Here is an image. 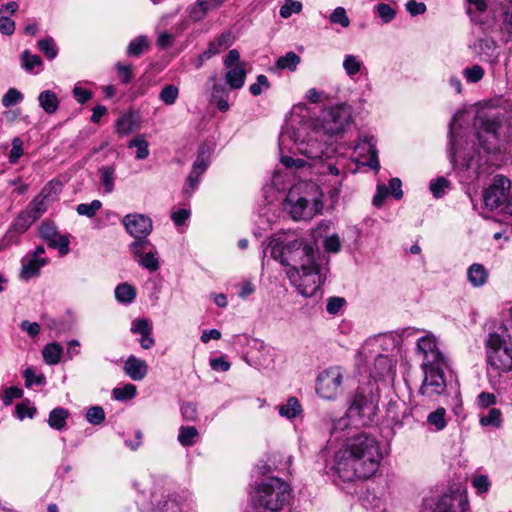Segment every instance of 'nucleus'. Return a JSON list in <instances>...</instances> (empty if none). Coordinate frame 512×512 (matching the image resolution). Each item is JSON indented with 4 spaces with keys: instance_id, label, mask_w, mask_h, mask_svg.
<instances>
[{
    "instance_id": "obj_1",
    "label": "nucleus",
    "mask_w": 512,
    "mask_h": 512,
    "mask_svg": "<svg viewBox=\"0 0 512 512\" xmlns=\"http://www.w3.org/2000/svg\"><path fill=\"white\" fill-rule=\"evenodd\" d=\"M271 256L286 266L289 281L305 297L315 296L326 281L328 268L317 261L312 245L301 238L273 241Z\"/></svg>"
},
{
    "instance_id": "obj_2",
    "label": "nucleus",
    "mask_w": 512,
    "mask_h": 512,
    "mask_svg": "<svg viewBox=\"0 0 512 512\" xmlns=\"http://www.w3.org/2000/svg\"><path fill=\"white\" fill-rule=\"evenodd\" d=\"M382 460L377 439L361 433L350 438L335 455V471L344 481L367 479L374 475Z\"/></svg>"
},
{
    "instance_id": "obj_3",
    "label": "nucleus",
    "mask_w": 512,
    "mask_h": 512,
    "mask_svg": "<svg viewBox=\"0 0 512 512\" xmlns=\"http://www.w3.org/2000/svg\"><path fill=\"white\" fill-rule=\"evenodd\" d=\"M323 193L319 186L310 181H300L288 191L284 208L294 220H311L323 207Z\"/></svg>"
},
{
    "instance_id": "obj_4",
    "label": "nucleus",
    "mask_w": 512,
    "mask_h": 512,
    "mask_svg": "<svg viewBox=\"0 0 512 512\" xmlns=\"http://www.w3.org/2000/svg\"><path fill=\"white\" fill-rule=\"evenodd\" d=\"M474 126L480 146L488 153L496 151L499 142L511 135L508 118L498 112H479Z\"/></svg>"
},
{
    "instance_id": "obj_5",
    "label": "nucleus",
    "mask_w": 512,
    "mask_h": 512,
    "mask_svg": "<svg viewBox=\"0 0 512 512\" xmlns=\"http://www.w3.org/2000/svg\"><path fill=\"white\" fill-rule=\"evenodd\" d=\"M485 344L490 369L496 373L512 370V333L505 326L495 327L488 334Z\"/></svg>"
},
{
    "instance_id": "obj_6",
    "label": "nucleus",
    "mask_w": 512,
    "mask_h": 512,
    "mask_svg": "<svg viewBox=\"0 0 512 512\" xmlns=\"http://www.w3.org/2000/svg\"><path fill=\"white\" fill-rule=\"evenodd\" d=\"M290 497V485L277 477H270L259 483L251 496L255 506L271 512L282 510Z\"/></svg>"
},
{
    "instance_id": "obj_7",
    "label": "nucleus",
    "mask_w": 512,
    "mask_h": 512,
    "mask_svg": "<svg viewBox=\"0 0 512 512\" xmlns=\"http://www.w3.org/2000/svg\"><path fill=\"white\" fill-rule=\"evenodd\" d=\"M352 122V109L346 104L331 107L321 114L314 129L315 139L325 137L331 141L333 137L339 136Z\"/></svg>"
},
{
    "instance_id": "obj_8",
    "label": "nucleus",
    "mask_w": 512,
    "mask_h": 512,
    "mask_svg": "<svg viewBox=\"0 0 512 512\" xmlns=\"http://www.w3.org/2000/svg\"><path fill=\"white\" fill-rule=\"evenodd\" d=\"M379 393L371 386L359 387L349 407L350 414H356L363 424L372 421L378 412Z\"/></svg>"
},
{
    "instance_id": "obj_9",
    "label": "nucleus",
    "mask_w": 512,
    "mask_h": 512,
    "mask_svg": "<svg viewBox=\"0 0 512 512\" xmlns=\"http://www.w3.org/2000/svg\"><path fill=\"white\" fill-rule=\"evenodd\" d=\"M344 369L341 366H330L321 371L316 378V393L325 400H335L341 391Z\"/></svg>"
},
{
    "instance_id": "obj_10",
    "label": "nucleus",
    "mask_w": 512,
    "mask_h": 512,
    "mask_svg": "<svg viewBox=\"0 0 512 512\" xmlns=\"http://www.w3.org/2000/svg\"><path fill=\"white\" fill-rule=\"evenodd\" d=\"M128 250L143 269L153 273L160 268L158 250L150 241H133L128 245Z\"/></svg>"
},
{
    "instance_id": "obj_11",
    "label": "nucleus",
    "mask_w": 512,
    "mask_h": 512,
    "mask_svg": "<svg viewBox=\"0 0 512 512\" xmlns=\"http://www.w3.org/2000/svg\"><path fill=\"white\" fill-rule=\"evenodd\" d=\"M309 169L311 170L310 175L319 174L322 176L330 175L336 177L335 181L331 182V190L329 193L331 198H337L339 196L343 180L346 177V172L331 161L329 154L313 162V164L309 166Z\"/></svg>"
},
{
    "instance_id": "obj_12",
    "label": "nucleus",
    "mask_w": 512,
    "mask_h": 512,
    "mask_svg": "<svg viewBox=\"0 0 512 512\" xmlns=\"http://www.w3.org/2000/svg\"><path fill=\"white\" fill-rule=\"evenodd\" d=\"M446 365H435L432 367H422L424 380L420 387V393L428 398L442 395L446 391V381L443 369Z\"/></svg>"
},
{
    "instance_id": "obj_13",
    "label": "nucleus",
    "mask_w": 512,
    "mask_h": 512,
    "mask_svg": "<svg viewBox=\"0 0 512 512\" xmlns=\"http://www.w3.org/2000/svg\"><path fill=\"white\" fill-rule=\"evenodd\" d=\"M510 180L502 175H496L493 182L483 191V201L489 210H494L507 200L510 190Z\"/></svg>"
},
{
    "instance_id": "obj_14",
    "label": "nucleus",
    "mask_w": 512,
    "mask_h": 512,
    "mask_svg": "<svg viewBox=\"0 0 512 512\" xmlns=\"http://www.w3.org/2000/svg\"><path fill=\"white\" fill-rule=\"evenodd\" d=\"M417 351L422 356L421 367H432L435 365H446L447 361L439 350L437 341L432 334H426L418 339Z\"/></svg>"
},
{
    "instance_id": "obj_15",
    "label": "nucleus",
    "mask_w": 512,
    "mask_h": 512,
    "mask_svg": "<svg viewBox=\"0 0 512 512\" xmlns=\"http://www.w3.org/2000/svg\"><path fill=\"white\" fill-rule=\"evenodd\" d=\"M122 224L127 233L135 239L134 241H149L147 236L153 229L150 217L139 213L127 214L123 217Z\"/></svg>"
},
{
    "instance_id": "obj_16",
    "label": "nucleus",
    "mask_w": 512,
    "mask_h": 512,
    "mask_svg": "<svg viewBox=\"0 0 512 512\" xmlns=\"http://www.w3.org/2000/svg\"><path fill=\"white\" fill-rule=\"evenodd\" d=\"M37 219L31 214L30 210L25 208L14 219L11 227L1 239V247H7L13 243H17L18 235L26 232Z\"/></svg>"
},
{
    "instance_id": "obj_17",
    "label": "nucleus",
    "mask_w": 512,
    "mask_h": 512,
    "mask_svg": "<svg viewBox=\"0 0 512 512\" xmlns=\"http://www.w3.org/2000/svg\"><path fill=\"white\" fill-rule=\"evenodd\" d=\"M329 140L325 137L315 139V129L309 134L307 141H302L298 147L299 151L312 162L327 156L332 149L328 146Z\"/></svg>"
},
{
    "instance_id": "obj_18",
    "label": "nucleus",
    "mask_w": 512,
    "mask_h": 512,
    "mask_svg": "<svg viewBox=\"0 0 512 512\" xmlns=\"http://www.w3.org/2000/svg\"><path fill=\"white\" fill-rule=\"evenodd\" d=\"M39 234L51 248L58 249L62 256L69 252V237L60 234L54 223L44 221L39 227Z\"/></svg>"
},
{
    "instance_id": "obj_19",
    "label": "nucleus",
    "mask_w": 512,
    "mask_h": 512,
    "mask_svg": "<svg viewBox=\"0 0 512 512\" xmlns=\"http://www.w3.org/2000/svg\"><path fill=\"white\" fill-rule=\"evenodd\" d=\"M397 346V338L392 333H382L369 337L363 344L360 355L368 357V353H377L379 350L390 351Z\"/></svg>"
},
{
    "instance_id": "obj_20",
    "label": "nucleus",
    "mask_w": 512,
    "mask_h": 512,
    "mask_svg": "<svg viewBox=\"0 0 512 512\" xmlns=\"http://www.w3.org/2000/svg\"><path fill=\"white\" fill-rule=\"evenodd\" d=\"M432 512H469L467 497L462 493L443 495Z\"/></svg>"
},
{
    "instance_id": "obj_21",
    "label": "nucleus",
    "mask_w": 512,
    "mask_h": 512,
    "mask_svg": "<svg viewBox=\"0 0 512 512\" xmlns=\"http://www.w3.org/2000/svg\"><path fill=\"white\" fill-rule=\"evenodd\" d=\"M53 187L51 184L45 185L40 193L27 205V209L38 220L46 211L49 204L54 200Z\"/></svg>"
},
{
    "instance_id": "obj_22",
    "label": "nucleus",
    "mask_w": 512,
    "mask_h": 512,
    "mask_svg": "<svg viewBox=\"0 0 512 512\" xmlns=\"http://www.w3.org/2000/svg\"><path fill=\"white\" fill-rule=\"evenodd\" d=\"M475 52L481 60L490 64H496L499 60V47L492 38H481L474 44Z\"/></svg>"
},
{
    "instance_id": "obj_23",
    "label": "nucleus",
    "mask_w": 512,
    "mask_h": 512,
    "mask_svg": "<svg viewBox=\"0 0 512 512\" xmlns=\"http://www.w3.org/2000/svg\"><path fill=\"white\" fill-rule=\"evenodd\" d=\"M234 37L231 31H226L220 34L214 41H212L208 48L199 56V66L213 56L219 54L221 51L227 49L233 44Z\"/></svg>"
},
{
    "instance_id": "obj_24",
    "label": "nucleus",
    "mask_w": 512,
    "mask_h": 512,
    "mask_svg": "<svg viewBox=\"0 0 512 512\" xmlns=\"http://www.w3.org/2000/svg\"><path fill=\"white\" fill-rule=\"evenodd\" d=\"M124 372L134 381L143 380L148 374L146 361L130 355L124 363Z\"/></svg>"
},
{
    "instance_id": "obj_25",
    "label": "nucleus",
    "mask_w": 512,
    "mask_h": 512,
    "mask_svg": "<svg viewBox=\"0 0 512 512\" xmlns=\"http://www.w3.org/2000/svg\"><path fill=\"white\" fill-rule=\"evenodd\" d=\"M222 3L219 0H197L188 9L189 17L193 21L205 18L208 12L217 9Z\"/></svg>"
},
{
    "instance_id": "obj_26",
    "label": "nucleus",
    "mask_w": 512,
    "mask_h": 512,
    "mask_svg": "<svg viewBox=\"0 0 512 512\" xmlns=\"http://www.w3.org/2000/svg\"><path fill=\"white\" fill-rule=\"evenodd\" d=\"M46 264L47 259L45 257H32L28 255L27 258L22 261L20 277L23 280H29L38 276L40 269Z\"/></svg>"
},
{
    "instance_id": "obj_27",
    "label": "nucleus",
    "mask_w": 512,
    "mask_h": 512,
    "mask_svg": "<svg viewBox=\"0 0 512 512\" xmlns=\"http://www.w3.org/2000/svg\"><path fill=\"white\" fill-rule=\"evenodd\" d=\"M394 367L395 364L388 355L379 353L374 360L372 374L378 378L392 376L394 374Z\"/></svg>"
},
{
    "instance_id": "obj_28",
    "label": "nucleus",
    "mask_w": 512,
    "mask_h": 512,
    "mask_svg": "<svg viewBox=\"0 0 512 512\" xmlns=\"http://www.w3.org/2000/svg\"><path fill=\"white\" fill-rule=\"evenodd\" d=\"M359 149H361L362 151H366L368 154H370V158L366 162V164L373 170L378 171L380 168V164L373 137L364 136L363 138H360L359 142L355 146V150Z\"/></svg>"
},
{
    "instance_id": "obj_29",
    "label": "nucleus",
    "mask_w": 512,
    "mask_h": 512,
    "mask_svg": "<svg viewBox=\"0 0 512 512\" xmlns=\"http://www.w3.org/2000/svg\"><path fill=\"white\" fill-rule=\"evenodd\" d=\"M228 71L225 74L226 83L232 89H240L246 79V70L244 65H236L235 67L227 68Z\"/></svg>"
},
{
    "instance_id": "obj_30",
    "label": "nucleus",
    "mask_w": 512,
    "mask_h": 512,
    "mask_svg": "<svg viewBox=\"0 0 512 512\" xmlns=\"http://www.w3.org/2000/svg\"><path fill=\"white\" fill-rule=\"evenodd\" d=\"M487 269L479 263L472 264L467 270V279L473 287L483 286L488 280Z\"/></svg>"
},
{
    "instance_id": "obj_31",
    "label": "nucleus",
    "mask_w": 512,
    "mask_h": 512,
    "mask_svg": "<svg viewBox=\"0 0 512 512\" xmlns=\"http://www.w3.org/2000/svg\"><path fill=\"white\" fill-rule=\"evenodd\" d=\"M39 106L47 113L54 114L59 107V99L55 92L44 90L38 96Z\"/></svg>"
},
{
    "instance_id": "obj_32",
    "label": "nucleus",
    "mask_w": 512,
    "mask_h": 512,
    "mask_svg": "<svg viewBox=\"0 0 512 512\" xmlns=\"http://www.w3.org/2000/svg\"><path fill=\"white\" fill-rule=\"evenodd\" d=\"M278 412L282 417L294 419L302 414L303 409L296 397H290L285 404L278 407Z\"/></svg>"
},
{
    "instance_id": "obj_33",
    "label": "nucleus",
    "mask_w": 512,
    "mask_h": 512,
    "mask_svg": "<svg viewBox=\"0 0 512 512\" xmlns=\"http://www.w3.org/2000/svg\"><path fill=\"white\" fill-rule=\"evenodd\" d=\"M62 354L63 348L56 342L47 344L42 350L43 360L48 365L58 364L61 360Z\"/></svg>"
},
{
    "instance_id": "obj_34",
    "label": "nucleus",
    "mask_w": 512,
    "mask_h": 512,
    "mask_svg": "<svg viewBox=\"0 0 512 512\" xmlns=\"http://www.w3.org/2000/svg\"><path fill=\"white\" fill-rule=\"evenodd\" d=\"M209 167V151L206 146H201L197 157L193 162L190 173L201 176Z\"/></svg>"
},
{
    "instance_id": "obj_35",
    "label": "nucleus",
    "mask_w": 512,
    "mask_h": 512,
    "mask_svg": "<svg viewBox=\"0 0 512 512\" xmlns=\"http://www.w3.org/2000/svg\"><path fill=\"white\" fill-rule=\"evenodd\" d=\"M467 113L466 110H458L450 124H449V137H450V158L452 162H455L456 159V134H457V123L463 116Z\"/></svg>"
},
{
    "instance_id": "obj_36",
    "label": "nucleus",
    "mask_w": 512,
    "mask_h": 512,
    "mask_svg": "<svg viewBox=\"0 0 512 512\" xmlns=\"http://www.w3.org/2000/svg\"><path fill=\"white\" fill-rule=\"evenodd\" d=\"M115 298L122 304H130L136 298V290L128 283L119 284L115 288Z\"/></svg>"
},
{
    "instance_id": "obj_37",
    "label": "nucleus",
    "mask_w": 512,
    "mask_h": 512,
    "mask_svg": "<svg viewBox=\"0 0 512 512\" xmlns=\"http://www.w3.org/2000/svg\"><path fill=\"white\" fill-rule=\"evenodd\" d=\"M199 432L194 426H181L178 434L179 443L184 446H192L196 443Z\"/></svg>"
},
{
    "instance_id": "obj_38",
    "label": "nucleus",
    "mask_w": 512,
    "mask_h": 512,
    "mask_svg": "<svg viewBox=\"0 0 512 512\" xmlns=\"http://www.w3.org/2000/svg\"><path fill=\"white\" fill-rule=\"evenodd\" d=\"M427 423L434 427L435 431H442L447 426L446 409L443 407L437 408L427 416Z\"/></svg>"
},
{
    "instance_id": "obj_39",
    "label": "nucleus",
    "mask_w": 512,
    "mask_h": 512,
    "mask_svg": "<svg viewBox=\"0 0 512 512\" xmlns=\"http://www.w3.org/2000/svg\"><path fill=\"white\" fill-rule=\"evenodd\" d=\"M151 512H191L187 507H184L180 501L175 497H168L163 500L157 508Z\"/></svg>"
},
{
    "instance_id": "obj_40",
    "label": "nucleus",
    "mask_w": 512,
    "mask_h": 512,
    "mask_svg": "<svg viewBox=\"0 0 512 512\" xmlns=\"http://www.w3.org/2000/svg\"><path fill=\"white\" fill-rule=\"evenodd\" d=\"M363 62L361 59L353 54L345 55L343 60V69L348 77L353 78L355 75H357L362 67Z\"/></svg>"
},
{
    "instance_id": "obj_41",
    "label": "nucleus",
    "mask_w": 512,
    "mask_h": 512,
    "mask_svg": "<svg viewBox=\"0 0 512 512\" xmlns=\"http://www.w3.org/2000/svg\"><path fill=\"white\" fill-rule=\"evenodd\" d=\"M68 416L69 413L66 409L55 408L49 414L48 424L53 429L61 430L66 425Z\"/></svg>"
},
{
    "instance_id": "obj_42",
    "label": "nucleus",
    "mask_w": 512,
    "mask_h": 512,
    "mask_svg": "<svg viewBox=\"0 0 512 512\" xmlns=\"http://www.w3.org/2000/svg\"><path fill=\"white\" fill-rule=\"evenodd\" d=\"M300 63V57L293 51L287 52L276 61V67L280 70L295 71Z\"/></svg>"
},
{
    "instance_id": "obj_43",
    "label": "nucleus",
    "mask_w": 512,
    "mask_h": 512,
    "mask_svg": "<svg viewBox=\"0 0 512 512\" xmlns=\"http://www.w3.org/2000/svg\"><path fill=\"white\" fill-rule=\"evenodd\" d=\"M100 182L106 193L114 190L115 168L114 166H103L99 169Z\"/></svg>"
},
{
    "instance_id": "obj_44",
    "label": "nucleus",
    "mask_w": 512,
    "mask_h": 512,
    "mask_svg": "<svg viewBox=\"0 0 512 512\" xmlns=\"http://www.w3.org/2000/svg\"><path fill=\"white\" fill-rule=\"evenodd\" d=\"M129 148H136V159L143 160L149 156V144L142 135H138L128 143Z\"/></svg>"
},
{
    "instance_id": "obj_45",
    "label": "nucleus",
    "mask_w": 512,
    "mask_h": 512,
    "mask_svg": "<svg viewBox=\"0 0 512 512\" xmlns=\"http://www.w3.org/2000/svg\"><path fill=\"white\" fill-rule=\"evenodd\" d=\"M150 45L149 39L144 36H138L134 38L127 47V55L138 57L142 52L147 49Z\"/></svg>"
},
{
    "instance_id": "obj_46",
    "label": "nucleus",
    "mask_w": 512,
    "mask_h": 512,
    "mask_svg": "<svg viewBox=\"0 0 512 512\" xmlns=\"http://www.w3.org/2000/svg\"><path fill=\"white\" fill-rule=\"evenodd\" d=\"M136 121L131 114H124L116 122V132L120 136L129 135L135 128Z\"/></svg>"
},
{
    "instance_id": "obj_47",
    "label": "nucleus",
    "mask_w": 512,
    "mask_h": 512,
    "mask_svg": "<svg viewBox=\"0 0 512 512\" xmlns=\"http://www.w3.org/2000/svg\"><path fill=\"white\" fill-rule=\"evenodd\" d=\"M465 80L469 84L478 83L484 78L485 71L482 66L474 64L471 67H466L462 72Z\"/></svg>"
},
{
    "instance_id": "obj_48",
    "label": "nucleus",
    "mask_w": 512,
    "mask_h": 512,
    "mask_svg": "<svg viewBox=\"0 0 512 512\" xmlns=\"http://www.w3.org/2000/svg\"><path fill=\"white\" fill-rule=\"evenodd\" d=\"M38 49L50 60L58 54V48L53 38L46 37L38 41Z\"/></svg>"
},
{
    "instance_id": "obj_49",
    "label": "nucleus",
    "mask_w": 512,
    "mask_h": 512,
    "mask_svg": "<svg viewBox=\"0 0 512 512\" xmlns=\"http://www.w3.org/2000/svg\"><path fill=\"white\" fill-rule=\"evenodd\" d=\"M136 392V386L131 383H128L123 387H116L112 391L114 399L118 401L132 399L136 396Z\"/></svg>"
},
{
    "instance_id": "obj_50",
    "label": "nucleus",
    "mask_w": 512,
    "mask_h": 512,
    "mask_svg": "<svg viewBox=\"0 0 512 512\" xmlns=\"http://www.w3.org/2000/svg\"><path fill=\"white\" fill-rule=\"evenodd\" d=\"M179 96V89L175 85H165L159 93V99L166 105H173Z\"/></svg>"
},
{
    "instance_id": "obj_51",
    "label": "nucleus",
    "mask_w": 512,
    "mask_h": 512,
    "mask_svg": "<svg viewBox=\"0 0 512 512\" xmlns=\"http://www.w3.org/2000/svg\"><path fill=\"white\" fill-rule=\"evenodd\" d=\"M281 163L286 167L290 169L295 170H307L309 173L311 170L309 169V166L313 164V162H307L301 158L294 159L289 156H282L281 157Z\"/></svg>"
},
{
    "instance_id": "obj_52",
    "label": "nucleus",
    "mask_w": 512,
    "mask_h": 512,
    "mask_svg": "<svg viewBox=\"0 0 512 512\" xmlns=\"http://www.w3.org/2000/svg\"><path fill=\"white\" fill-rule=\"evenodd\" d=\"M21 60L22 68L29 72H31L34 67H40L43 64L40 56L31 54L28 50L22 52Z\"/></svg>"
},
{
    "instance_id": "obj_53",
    "label": "nucleus",
    "mask_w": 512,
    "mask_h": 512,
    "mask_svg": "<svg viewBox=\"0 0 512 512\" xmlns=\"http://www.w3.org/2000/svg\"><path fill=\"white\" fill-rule=\"evenodd\" d=\"M501 411L498 408H492L488 411L487 415L481 416L480 424L482 426L499 427L501 425Z\"/></svg>"
},
{
    "instance_id": "obj_54",
    "label": "nucleus",
    "mask_w": 512,
    "mask_h": 512,
    "mask_svg": "<svg viewBox=\"0 0 512 512\" xmlns=\"http://www.w3.org/2000/svg\"><path fill=\"white\" fill-rule=\"evenodd\" d=\"M102 203L99 200H93L91 203H82L79 204L76 208V211L81 216H86L92 218L96 215V213L100 210Z\"/></svg>"
},
{
    "instance_id": "obj_55",
    "label": "nucleus",
    "mask_w": 512,
    "mask_h": 512,
    "mask_svg": "<svg viewBox=\"0 0 512 512\" xmlns=\"http://www.w3.org/2000/svg\"><path fill=\"white\" fill-rule=\"evenodd\" d=\"M25 386L30 388L32 385H44L46 380L43 374H36L32 367H28L23 372Z\"/></svg>"
},
{
    "instance_id": "obj_56",
    "label": "nucleus",
    "mask_w": 512,
    "mask_h": 512,
    "mask_svg": "<svg viewBox=\"0 0 512 512\" xmlns=\"http://www.w3.org/2000/svg\"><path fill=\"white\" fill-rule=\"evenodd\" d=\"M24 96L16 88H9L2 97V105L6 108L22 102Z\"/></svg>"
},
{
    "instance_id": "obj_57",
    "label": "nucleus",
    "mask_w": 512,
    "mask_h": 512,
    "mask_svg": "<svg viewBox=\"0 0 512 512\" xmlns=\"http://www.w3.org/2000/svg\"><path fill=\"white\" fill-rule=\"evenodd\" d=\"M329 19L331 23L339 24L343 28H347L350 25L349 17L343 7L335 8L330 14Z\"/></svg>"
},
{
    "instance_id": "obj_58",
    "label": "nucleus",
    "mask_w": 512,
    "mask_h": 512,
    "mask_svg": "<svg viewBox=\"0 0 512 512\" xmlns=\"http://www.w3.org/2000/svg\"><path fill=\"white\" fill-rule=\"evenodd\" d=\"M302 9V3L295 0H286L280 8V16L289 18L294 13H299Z\"/></svg>"
},
{
    "instance_id": "obj_59",
    "label": "nucleus",
    "mask_w": 512,
    "mask_h": 512,
    "mask_svg": "<svg viewBox=\"0 0 512 512\" xmlns=\"http://www.w3.org/2000/svg\"><path fill=\"white\" fill-rule=\"evenodd\" d=\"M86 419L90 424L99 425L105 420V412L101 406H93L87 410Z\"/></svg>"
},
{
    "instance_id": "obj_60",
    "label": "nucleus",
    "mask_w": 512,
    "mask_h": 512,
    "mask_svg": "<svg viewBox=\"0 0 512 512\" xmlns=\"http://www.w3.org/2000/svg\"><path fill=\"white\" fill-rule=\"evenodd\" d=\"M115 69L117 70L122 83L128 84L132 81L134 77L132 65L117 62L115 64Z\"/></svg>"
},
{
    "instance_id": "obj_61",
    "label": "nucleus",
    "mask_w": 512,
    "mask_h": 512,
    "mask_svg": "<svg viewBox=\"0 0 512 512\" xmlns=\"http://www.w3.org/2000/svg\"><path fill=\"white\" fill-rule=\"evenodd\" d=\"M376 11L384 23H390L396 16V11L386 3L378 4Z\"/></svg>"
},
{
    "instance_id": "obj_62",
    "label": "nucleus",
    "mask_w": 512,
    "mask_h": 512,
    "mask_svg": "<svg viewBox=\"0 0 512 512\" xmlns=\"http://www.w3.org/2000/svg\"><path fill=\"white\" fill-rule=\"evenodd\" d=\"M131 332L133 334H140L141 336L145 334H152V327L147 319H136L132 322Z\"/></svg>"
},
{
    "instance_id": "obj_63",
    "label": "nucleus",
    "mask_w": 512,
    "mask_h": 512,
    "mask_svg": "<svg viewBox=\"0 0 512 512\" xmlns=\"http://www.w3.org/2000/svg\"><path fill=\"white\" fill-rule=\"evenodd\" d=\"M449 181L444 177H439L430 183V191L434 197L440 198L444 195L445 189L448 187Z\"/></svg>"
},
{
    "instance_id": "obj_64",
    "label": "nucleus",
    "mask_w": 512,
    "mask_h": 512,
    "mask_svg": "<svg viewBox=\"0 0 512 512\" xmlns=\"http://www.w3.org/2000/svg\"><path fill=\"white\" fill-rule=\"evenodd\" d=\"M342 242L337 234L326 237L323 241V247L326 252L338 253L341 249Z\"/></svg>"
}]
</instances>
